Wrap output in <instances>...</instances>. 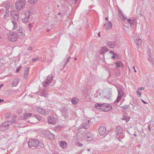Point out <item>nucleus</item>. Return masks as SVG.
Masks as SVG:
<instances>
[{
    "instance_id": "nucleus-26",
    "label": "nucleus",
    "mask_w": 154,
    "mask_h": 154,
    "mask_svg": "<svg viewBox=\"0 0 154 154\" xmlns=\"http://www.w3.org/2000/svg\"><path fill=\"white\" fill-rule=\"evenodd\" d=\"M12 23L14 26V28H16V27H17V24H16V23L15 22V21H13L12 22Z\"/></svg>"
},
{
    "instance_id": "nucleus-24",
    "label": "nucleus",
    "mask_w": 154,
    "mask_h": 154,
    "mask_svg": "<svg viewBox=\"0 0 154 154\" xmlns=\"http://www.w3.org/2000/svg\"><path fill=\"white\" fill-rule=\"evenodd\" d=\"M31 115H32L31 114L28 113H26V114H24V116L25 118H26L28 117L29 116H31Z\"/></svg>"
},
{
    "instance_id": "nucleus-37",
    "label": "nucleus",
    "mask_w": 154,
    "mask_h": 154,
    "mask_svg": "<svg viewBox=\"0 0 154 154\" xmlns=\"http://www.w3.org/2000/svg\"><path fill=\"white\" fill-rule=\"evenodd\" d=\"M142 101L143 103H144L145 104L146 103V102H145L143 100H142Z\"/></svg>"
},
{
    "instance_id": "nucleus-15",
    "label": "nucleus",
    "mask_w": 154,
    "mask_h": 154,
    "mask_svg": "<svg viewBox=\"0 0 154 154\" xmlns=\"http://www.w3.org/2000/svg\"><path fill=\"white\" fill-rule=\"evenodd\" d=\"M115 64L116 65V67L117 68L120 67L122 68L123 66V64L122 62H118L115 63Z\"/></svg>"
},
{
    "instance_id": "nucleus-19",
    "label": "nucleus",
    "mask_w": 154,
    "mask_h": 154,
    "mask_svg": "<svg viewBox=\"0 0 154 154\" xmlns=\"http://www.w3.org/2000/svg\"><path fill=\"white\" fill-rule=\"evenodd\" d=\"M29 69L28 68H26L24 71V77L25 78H26L28 77V74L29 73Z\"/></svg>"
},
{
    "instance_id": "nucleus-31",
    "label": "nucleus",
    "mask_w": 154,
    "mask_h": 154,
    "mask_svg": "<svg viewBox=\"0 0 154 154\" xmlns=\"http://www.w3.org/2000/svg\"><path fill=\"white\" fill-rule=\"evenodd\" d=\"M112 53L114 55L112 56L111 57H112V58L114 59L115 58V54H114L113 53Z\"/></svg>"
},
{
    "instance_id": "nucleus-3",
    "label": "nucleus",
    "mask_w": 154,
    "mask_h": 154,
    "mask_svg": "<svg viewBox=\"0 0 154 154\" xmlns=\"http://www.w3.org/2000/svg\"><path fill=\"white\" fill-rule=\"evenodd\" d=\"M8 39L12 42H15L17 39V37L15 33L13 32H9L7 34Z\"/></svg>"
},
{
    "instance_id": "nucleus-6",
    "label": "nucleus",
    "mask_w": 154,
    "mask_h": 154,
    "mask_svg": "<svg viewBox=\"0 0 154 154\" xmlns=\"http://www.w3.org/2000/svg\"><path fill=\"white\" fill-rule=\"evenodd\" d=\"M11 15L16 20L19 19L18 13L16 10H13L11 12Z\"/></svg>"
},
{
    "instance_id": "nucleus-43",
    "label": "nucleus",
    "mask_w": 154,
    "mask_h": 154,
    "mask_svg": "<svg viewBox=\"0 0 154 154\" xmlns=\"http://www.w3.org/2000/svg\"><path fill=\"white\" fill-rule=\"evenodd\" d=\"M87 150H88V151H90V149H87Z\"/></svg>"
},
{
    "instance_id": "nucleus-44",
    "label": "nucleus",
    "mask_w": 154,
    "mask_h": 154,
    "mask_svg": "<svg viewBox=\"0 0 154 154\" xmlns=\"http://www.w3.org/2000/svg\"><path fill=\"white\" fill-rule=\"evenodd\" d=\"M75 60H77V58H75Z\"/></svg>"
},
{
    "instance_id": "nucleus-1",
    "label": "nucleus",
    "mask_w": 154,
    "mask_h": 154,
    "mask_svg": "<svg viewBox=\"0 0 154 154\" xmlns=\"http://www.w3.org/2000/svg\"><path fill=\"white\" fill-rule=\"evenodd\" d=\"M96 108L102 111H107L111 110L112 108V106L108 104L103 103V104H96L95 105Z\"/></svg>"
},
{
    "instance_id": "nucleus-34",
    "label": "nucleus",
    "mask_w": 154,
    "mask_h": 154,
    "mask_svg": "<svg viewBox=\"0 0 154 154\" xmlns=\"http://www.w3.org/2000/svg\"><path fill=\"white\" fill-rule=\"evenodd\" d=\"M37 119L39 121H40L41 120V118L40 117H38V118H37Z\"/></svg>"
},
{
    "instance_id": "nucleus-45",
    "label": "nucleus",
    "mask_w": 154,
    "mask_h": 154,
    "mask_svg": "<svg viewBox=\"0 0 154 154\" xmlns=\"http://www.w3.org/2000/svg\"><path fill=\"white\" fill-rule=\"evenodd\" d=\"M134 136H136V135L135 134H134Z\"/></svg>"
},
{
    "instance_id": "nucleus-30",
    "label": "nucleus",
    "mask_w": 154,
    "mask_h": 154,
    "mask_svg": "<svg viewBox=\"0 0 154 154\" xmlns=\"http://www.w3.org/2000/svg\"><path fill=\"white\" fill-rule=\"evenodd\" d=\"M29 27V28H31V27H32V25L31 24H29L28 25Z\"/></svg>"
},
{
    "instance_id": "nucleus-22",
    "label": "nucleus",
    "mask_w": 154,
    "mask_h": 154,
    "mask_svg": "<svg viewBox=\"0 0 154 154\" xmlns=\"http://www.w3.org/2000/svg\"><path fill=\"white\" fill-rule=\"evenodd\" d=\"M19 35H21L23 34V30L20 28L19 29L18 31V32H17Z\"/></svg>"
},
{
    "instance_id": "nucleus-29",
    "label": "nucleus",
    "mask_w": 154,
    "mask_h": 154,
    "mask_svg": "<svg viewBox=\"0 0 154 154\" xmlns=\"http://www.w3.org/2000/svg\"><path fill=\"white\" fill-rule=\"evenodd\" d=\"M77 144L79 147H81L83 146L82 144L80 143H78Z\"/></svg>"
},
{
    "instance_id": "nucleus-42",
    "label": "nucleus",
    "mask_w": 154,
    "mask_h": 154,
    "mask_svg": "<svg viewBox=\"0 0 154 154\" xmlns=\"http://www.w3.org/2000/svg\"><path fill=\"white\" fill-rule=\"evenodd\" d=\"M14 82H16L17 83V80L14 81Z\"/></svg>"
},
{
    "instance_id": "nucleus-20",
    "label": "nucleus",
    "mask_w": 154,
    "mask_h": 154,
    "mask_svg": "<svg viewBox=\"0 0 154 154\" xmlns=\"http://www.w3.org/2000/svg\"><path fill=\"white\" fill-rule=\"evenodd\" d=\"M38 0H28V2L31 4L34 5L36 4Z\"/></svg>"
},
{
    "instance_id": "nucleus-11",
    "label": "nucleus",
    "mask_w": 154,
    "mask_h": 154,
    "mask_svg": "<svg viewBox=\"0 0 154 154\" xmlns=\"http://www.w3.org/2000/svg\"><path fill=\"white\" fill-rule=\"evenodd\" d=\"M59 144L61 147L63 149L66 147L67 145L66 142L64 141H60L59 142Z\"/></svg>"
},
{
    "instance_id": "nucleus-4",
    "label": "nucleus",
    "mask_w": 154,
    "mask_h": 154,
    "mask_svg": "<svg viewBox=\"0 0 154 154\" xmlns=\"http://www.w3.org/2000/svg\"><path fill=\"white\" fill-rule=\"evenodd\" d=\"M30 12L29 11H25L23 15L22 21L23 23H27L29 20Z\"/></svg>"
},
{
    "instance_id": "nucleus-35",
    "label": "nucleus",
    "mask_w": 154,
    "mask_h": 154,
    "mask_svg": "<svg viewBox=\"0 0 154 154\" xmlns=\"http://www.w3.org/2000/svg\"><path fill=\"white\" fill-rule=\"evenodd\" d=\"M128 22L129 23H130V24H131V22H130V21H131V20H130V19H128Z\"/></svg>"
},
{
    "instance_id": "nucleus-21",
    "label": "nucleus",
    "mask_w": 154,
    "mask_h": 154,
    "mask_svg": "<svg viewBox=\"0 0 154 154\" xmlns=\"http://www.w3.org/2000/svg\"><path fill=\"white\" fill-rule=\"evenodd\" d=\"M130 118L128 116H124L122 118V119L124 120H125L126 122H127L130 119Z\"/></svg>"
},
{
    "instance_id": "nucleus-36",
    "label": "nucleus",
    "mask_w": 154,
    "mask_h": 154,
    "mask_svg": "<svg viewBox=\"0 0 154 154\" xmlns=\"http://www.w3.org/2000/svg\"><path fill=\"white\" fill-rule=\"evenodd\" d=\"M3 84H1V85H0V88H1V87L3 86Z\"/></svg>"
},
{
    "instance_id": "nucleus-12",
    "label": "nucleus",
    "mask_w": 154,
    "mask_h": 154,
    "mask_svg": "<svg viewBox=\"0 0 154 154\" xmlns=\"http://www.w3.org/2000/svg\"><path fill=\"white\" fill-rule=\"evenodd\" d=\"M123 132V129L120 127H117L116 128V132L117 134H120Z\"/></svg>"
},
{
    "instance_id": "nucleus-10",
    "label": "nucleus",
    "mask_w": 154,
    "mask_h": 154,
    "mask_svg": "<svg viewBox=\"0 0 154 154\" xmlns=\"http://www.w3.org/2000/svg\"><path fill=\"white\" fill-rule=\"evenodd\" d=\"M48 122L51 124H54L56 122V120L54 117H49L48 118Z\"/></svg>"
},
{
    "instance_id": "nucleus-32",
    "label": "nucleus",
    "mask_w": 154,
    "mask_h": 154,
    "mask_svg": "<svg viewBox=\"0 0 154 154\" xmlns=\"http://www.w3.org/2000/svg\"><path fill=\"white\" fill-rule=\"evenodd\" d=\"M119 17L120 18H121V19H124V17L122 15H121L120 14Z\"/></svg>"
},
{
    "instance_id": "nucleus-9",
    "label": "nucleus",
    "mask_w": 154,
    "mask_h": 154,
    "mask_svg": "<svg viewBox=\"0 0 154 154\" xmlns=\"http://www.w3.org/2000/svg\"><path fill=\"white\" fill-rule=\"evenodd\" d=\"M104 26L106 29H109L111 28L112 25L111 22L109 21L106 22Z\"/></svg>"
},
{
    "instance_id": "nucleus-39",
    "label": "nucleus",
    "mask_w": 154,
    "mask_h": 154,
    "mask_svg": "<svg viewBox=\"0 0 154 154\" xmlns=\"http://www.w3.org/2000/svg\"><path fill=\"white\" fill-rule=\"evenodd\" d=\"M98 35L99 36V37H100V32H99L98 33Z\"/></svg>"
},
{
    "instance_id": "nucleus-41",
    "label": "nucleus",
    "mask_w": 154,
    "mask_h": 154,
    "mask_svg": "<svg viewBox=\"0 0 154 154\" xmlns=\"http://www.w3.org/2000/svg\"><path fill=\"white\" fill-rule=\"evenodd\" d=\"M36 60V59H33V60L34 61H35Z\"/></svg>"
},
{
    "instance_id": "nucleus-33",
    "label": "nucleus",
    "mask_w": 154,
    "mask_h": 154,
    "mask_svg": "<svg viewBox=\"0 0 154 154\" xmlns=\"http://www.w3.org/2000/svg\"><path fill=\"white\" fill-rule=\"evenodd\" d=\"M133 69H134V72L136 73L137 72V71L135 69V67L134 66L133 67Z\"/></svg>"
},
{
    "instance_id": "nucleus-17",
    "label": "nucleus",
    "mask_w": 154,
    "mask_h": 154,
    "mask_svg": "<svg viewBox=\"0 0 154 154\" xmlns=\"http://www.w3.org/2000/svg\"><path fill=\"white\" fill-rule=\"evenodd\" d=\"M79 101V100L76 97L73 98L72 100V103L74 104H76Z\"/></svg>"
},
{
    "instance_id": "nucleus-23",
    "label": "nucleus",
    "mask_w": 154,
    "mask_h": 154,
    "mask_svg": "<svg viewBox=\"0 0 154 154\" xmlns=\"http://www.w3.org/2000/svg\"><path fill=\"white\" fill-rule=\"evenodd\" d=\"M107 50L106 48H102V50L100 51V54L104 53Z\"/></svg>"
},
{
    "instance_id": "nucleus-14",
    "label": "nucleus",
    "mask_w": 154,
    "mask_h": 154,
    "mask_svg": "<svg viewBox=\"0 0 154 154\" xmlns=\"http://www.w3.org/2000/svg\"><path fill=\"white\" fill-rule=\"evenodd\" d=\"M116 45L115 43L114 42H107L108 46L110 48H113Z\"/></svg>"
},
{
    "instance_id": "nucleus-28",
    "label": "nucleus",
    "mask_w": 154,
    "mask_h": 154,
    "mask_svg": "<svg viewBox=\"0 0 154 154\" xmlns=\"http://www.w3.org/2000/svg\"><path fill=\"white\" fill-rule=\"evenodd\" d=\"M144 89V87H140L139 88H138V89H139L140 91V90H143Z\"/></svg>"
},
{
    "instance_id": "nucleus-40",
    "label": "nucleus",
    "mask_w": 154,
    "mask_h": 154,
    "mask_svg": "<svg viewBox=\"0 0 154 154\" xmlns=\"http://www.w3.org/2000/svg\"><path fill=\"white\" fill-rule=\"evenodd\" d=\"M3 101H4V100H1V99H0V102H3Z\"/></svg>"
},
{
    "instance_id": "nucleus-38",
    "label": "nucleus",
    "mask_w": 154,
    "mask_h": 154,
    "mask_svg": "<svg viewBox=\"0 0 154 154\" xmlns=\"http://www.w3.org/2000/svg\"><path fill=\"white\" fill-rule=\"evenodd\" d=\"M105 19L106 20V21H108V18L107 17H106L105 18Z\"/></svg>"
},
{
    "instance_id": "nucleus-27",
    "label": "nucleus",
    "mask_w": 154,
    "mask_h": 154,
    "mask_svg": "<svg viewBox=\"0 0 154 154\" xmlns=\"http://www.w3.org/2000/svg\"><path fill=\"white\" fill-rule=\"evenodd\" d=\"M21 66H20L17 69L16 72H19L20 69V68H21Z\"/></svg>"
},
{
    "instance_id": "nucleus-18",
    "label": "nucleus",
    "mask_w": 154,
    "mask_h": 154,
    "mask_svg": "<svg viewBox=\"0 0 154 154\" xmlns=\"http://www.w3.org/2000/svg\"><path fill=\"white\" fill-rule=\"evenodd\" d=\"M52 79V76L51 75L49 76L47 78L46 80L45 81V82L47 84H48L50 82Z\"/></svg>"
},
{
    "instance_id": "nucleus-13",
    "label": "nucleus",
    "mask_w": 154,
    "mask_h": 154,
    "mask_svg": "<svg viewBox=\"0 0 154 154\" xmlns=\"http://www.w3.org/2000/svg\"><path fill=\"white\" fill-rule=\"evenodd\" d=\"M124 95V94L123 92L119 93L118 94L117 99L116 101V102H118L121 100V99L122 98L123 96Z\"/></svg>"
},
{
    "instance_id": "nucleus-2",
    "label": "nucleus",
    "mask_w": 154,
    "mask_h": 154,
    "mask_svg": "<svg viewBox=\"0 0 154 154\" xmlns=\"http://www.w3.org/2000/svg\"><path fill=\"white\" fill-rule=\"evenodd\" d=\"M25 4V0H17L15 3V8L17 11H20L24 8Z\"/></svg>"
},
{
    "instance_id": "nucleus-5",
    "label": "nucleus",
    "mask_w": 154,
    "mask_h": 154,
    "mask_svg": "<svg viewBox=\"0 0 154 154\" xmlns=\"http://www.w3.org/2000/svg\"><path fill=\"white\" fill-rule=\"evenodd\" d=\"M39 144V141L38 140H31L28 142V146L29 147H36Z\"/></svg>"
},
{
    "instance_id": "nucleus-16",
    "label": "nucleus",
    "mask_w": 154,
    "mask_h": 154,
    "mask_svg": "<svg viewBox=\"0 0 154 154\" xmlns=\"http://www.w3.org/2000/svg\"><path fill=\"white\" fill-rule=\"evenodd\" d=\"M37 110L39 113L42 114H45L46 113L45 111L42 109L40 108H37Z\"/></svg>"
},
{
    "instance_id": "nucleus-7",
    "label": "nucleus",
    "mask_w": 154,
    "mask_h": 154,
    "mask_svg": "<svg viewBox=\"0 0 154 154\" xmlns=\"http://www.w3.org/2000/svg\"><path fill=\"white\" fill-rule=\"evenodd\" d=\"M99 134L101 136L103 135L106 133V130L104 126H100L98 129Z\"/></svg>"
},
{
    "instance_id": "nucleus-8",
    "label": "nucleus",
    "mask_w": 154,
    "mask_h": 154,
    "mask_svg": "<svg viewBox=\"0 0 154 154\" xmlns=\"http://www.w3.org/2000/svg\"><path fill=\"white\" fill-rule=\"evenodd\" d=\"M134 42L138 45H140L142 43V40L138 36H135L134 38Z\"/></svg>"
},
{
    "instance_id": "nucleus-25",
    "label": "nucleus",
    "mask_w": 154,
    "mask_h": 154,
    "mask_svg": "<svg viewBox=\"0 0 154 154\" xmlns=\"http://www.w3.org/2000/svg\"><path fill=\"white\" fill-rule=\"evenodd\" d=\"M137 94L138 95H139V97H141V93L140 92L139 89H138L137 90Z\"/></svg>"
}]
</instances>
